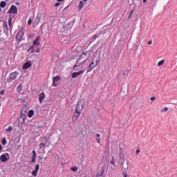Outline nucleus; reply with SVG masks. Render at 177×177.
<instances>
[{
    "label": "nucleus",
    "mask_w": 177,
    "mask_h": 177,
    "mask_svg": "<svg viewBox=\"0 0 177 177\" xmlns=\"http://www.w3.org/2000/svg\"><path fill=\"white\" fill-rule=\"evenodd\" d=\"M91 55L89 54V52L86 51V52H82V55H81L77 59V62L73 66V68H77V67H80L82 64H84L89 59V57Z\"/></svg>",
    "instance_id": "nucleus-2"
},
{
    "label": "nucleus",
    "mask_w": 177,
    "mask_h": 177,
    "mask_svg": "<svg viewBox=\"0 0 177 177\" xmlns=\"http://www.w3.org/2000/svg\"><path fill=\"white\" fill-rule=\"evenodd\" d=\"M27 107L24 106L21 109L20 116L18 119V126L21 127L24 122L26 121V118H27Z\"/></svg>",
    "instance_id": "nucleus-3"
},
{
    "label": "nucleus",
    "mask_w": 177,
    "mask_h": 177,
    "mask_svg": "<svg viewBox=\"0 0 177 177\" xmlns=\"http://www.w3.org/2000/svg\"><path fill=\"white\" fill-rule=\"evenodd\" d=\"M1 8H0V12H1Z\"/></svg>",
    "instance_id": "nucleus-54"
},
{
    "label": "nucleus",
    "mask_w": 177,
    "mask_h": 177,
    "mask_svg": "<svg viewBox=\"0 0 177 177\" xmlns=\"http://www.w3.org/2000/svg\"><path fill=\"white\" fill-rule=\"evenodd\" d=\"M34 115V110H30L28 113V116L29 118H31Z\"/></svg>",
    "instance_id": "nucleus-18"
},
{
    "label": "nucleus",
    "mask_w": 177,
    "mask_h": 177,
    "mask_svg": "<svg viewBox=\"0 0 177 177\" xmlns=\"http://www.w3.org/2000/svg\"><path fill=\"white\" fill-rule=\"evenodd\" d=\"M132 15H133V10H132L130 12V14H129V19H131V17H132Z\"/></svg>",
    "instance_id": "nucleus-33"
},
{
    "label": "nucleus",
    "mask_w": 177,
    "mask_h": 177,
    "mask_svg": "<svg viewBox=\"0 0 177 177\" xmlns=\"http://www.w3.org/2000/svg\"><path fill=\"white\" fill-rule=\"evenodd\" d=\"M6 143H8V141L6 140V138H3L2 140V145L3 146H5V145H6Z\"/></svg>",
    "instance_id": "nucleus-25"
},
{
    "label": "nucleus",
    "mask_w": 177,
    "mask_h": 177,
    "mask_svg": "<svg viewBox=\"0 0 177 177\" xmlns=\"http://www.w3.org/2000/svg\"><path fill=\"white\" fill-rule=\"evenodd\" d=\"M153 44V40H150L148 41V45H151Z\"/></svg>",
    "instance_id": "nucleus-39"
},
{
    "label": "nucleus",
    "mask_w": 177,
    "mask_h": 177,
    "mask_svg": "<svg viewBox=\"0 0 177 177\" xmlns=\"http://www.w3.org/2000/svg\"><path fill=\"white\" fill-rule=\"evenodd\" d=\"M47 144H48V138H46V137L43 138L40 142L39 148L44 149V147L46 146Z\"/></svg>",
    "instance_id": "nucleus-7"
},
{
    "label": "nucleus",
    "mask_w": 177,
    "mask_h": 177,
    "mask_svg": "<svg viewBox=\"0 0 177 177\" xmlns=\"http://www.w3.org/2000/svg\"><path fill=\"white\" fill-rule=\"evenodd\" d=\"M166 111H168V107H165L162 110H160V112L162 113H166Z\"/></svg>",
    "instance_id": "nucleus-26"
},
{
    "label": "nucleus",
    "mask_w": 177,
    "mask_h": 177,
    "mask_svg": "<svg viewBox=\"0 0 177 177\" xmlns=\"http://www.w3.org/2000/svg\"><path fill=\"white\" fill-rule=\"evenodd\" d=\"M32 153L33 155L35 154V151L33 150Z\"/></svg>",
    "instance_id": "nucleus-51"
},
{
    "label": "nucleus",
    "mask_w": 177,
    "mask_h": 177,
    "mask_svg": "<svg viewBox=\"0 0 177 177\" xmlns=\"http://www.w3.org/2000/svg\"><path fill=\"white\" fill-rule=\"evenodd\" d=\"M30 67H31V64L30 62H26L23 66L22 68L23 70H27L28 68H30Z\"/></svg>",
    "instance_id": "nucleus-15"
},
{
    "label": "nucleus",
    "mask_w": 177,
    "mask_h": 177,
    "mask_svg": "<svg viewBox=\"0 0 177 177\" xmlns=\"http://www.w3.org/2000/svg\"><path fill=\"white\" fill-rule=\"evenodd\" d=\"M0 6L1 8H5V6H6V1H1Z\"/></svg>",
    "instance_id": "nucleus-20"
},
{
    "label": "nucleus",
    "mask_w": 177,
    "mask_h": 177,
    "mask_svg": "<svg viewBox=\"0 0 177 177\" xmlns=\"http://www.w3.org/2000/svg\"><path fill=\"white\" fill-rule=\"evenodd\" d=\"M84 106H85V100L82 99L79 102H77V106L76 107L74 115L73 116L72 121L75 122L80 118V115L82 113L84 110Z\"/></svg>",
    "instance_id": "nucleus-1"
},
{
    "label": "nucleus",
    "mask_w": 177,
    "mask_h": 177,
    "mask_svg": "<svg viewBox=\"0 0 177 177\" xmlns=\"http://www.w3.org/2000/svg\"><path fill=\"white\" fill-rule=\"evenodd\" d=\"M57 84H56V82L55 80H53V86H57Z\"/></svg>",
    "instance_id": "nucleus-34"
},
{
    "label": "nucleus",
    "mask_w": 177,
    "mask_h": 177,
    "mask_svg": "<svg viewBox=\"0 0 177 177\" xmlns=\"http://www.w3.org/2000/svg\"><path fill=\"white\" fill-rule=\"evenodd\" d=\"M46 157L44 158V160H46Z\"/></svg>",
    "instance_id": "nucleus-55"
},
{
    "label": "nucleus",
    "mask_w": 177,
    "mask_h": 177,
    "mask_svg": "<svg viewBox=\"0 0 177 177\" xmlns=\"http://www.w3.org/2000/svg\"><path fill=\"white\" fill-rule=\"evenodd\" d=\"M44 99H45V93H41L39 95V103H42L44 102Z\"/></svg>",
    "instance_id": "nucleus-13"
},
{
    "label": "nucleus",
    "mask_w": 177,
    "mask_h": 177,
    "mask_svg": "<svg viewBox=\"0 0 177 177\" xmlns=\"http://www.w3.org/2000/svg\"><path fill=\"white\" fill-rule=\"evenodd\" d=\"M85 73V70H80L78 72H73L71 74L72 78H77V77L81 75V74H84Z\"/></svg>",
    "instance_id": "nucleus-8"
},
{
    "label": "nucleus",
    "mask_w": 177,
    "mask_h": 177,
    "mask_svg": "<svg viewBox=\"0 0 177 177\" xmlns=\"http://www.w3.org/2000/svg\"><path fill=\"white\" fill-rule=\"evenodd\" d=\"M96 140L98 143H100V138H96Z\"/></svg>",
    "instance_id": "nucleus-44"
},
{
    "label": "nucleus",
    "mask_w": 177,
    "mask_h": 177,
    "mask_svg": "<svg viewBox=\"0 0 177 177\" xmlns=\"http://www.w3.org/2000/svg\"><path fill=\"white\" fill-rule=\"evenodd\" d=\"M9 158H10L9 153H5L1 155L0 161H1V162H6V161H8V160H9Z\"/></svg>",
    "instance_id": "nucleus-6"
},
{
    "label": "nucleus",
    "mask_w": 177,
    "mask_h": 177,
    "mask_svg": "<svg viewBox=\"0 0 177 177\" xmlns=\"http://www.w3.org/2000/svg\"><path fill=\"white\" fill-rule=\"evenodd\" d=\"M37 174H38V171H37V170H34L32 171V175L33 176H37Z\"/></svg>",
    "instance_id": "nucleus-28"
},
{
    "label": "nucleus",
    "mask_w": 177,
    "mask_h": 177,
    "mask_svg": "<svg viewBox=\"0 0 177 177\" xmlns=\"http://www.w3.org/2000/svg\"><path fill=\"white\" fill-rule=\"evenodd\" d=\"M32 48H33V46H30L28 48V52H30V53H34V52H35V50H34V49Z\"/></svg>",
    "instance_id": "nucleus-29"
},
{
    "label": "nucleus",
    "mask_w": 177,
    "mask_h": 177,
    "mask_svg": "<svg viewBox=\"0 0 177 177\" xmlns=\"http://www.w3.org/2000/svg\"><path fill=\"white\" fill-rule=\"evenodd\" d=\"M3 30L4 34H9V27H8V22L6 21L3 22Z\"/></svg>",
    "instance_id": "nucleus-9"
},
{
    "label": "nucleus",
    "mask_w": 177,
    "mask_h": 177,
    "mask_svg": "<svg viewBox=\"0 0 177 177\" xmlns=\"http://www.w3.org/2000/svg\"><path fill=\"white\" fill-rule=\"evenodd\" d=\"M142 2L143 3H146V2H147V0H143Z\"/></svg>",
    "instance_id": "nucleus-48"
},
{
    "label": "nucleus",
    "mask_w": 177,
    "mask_h": 177,
    "mask_svg": "<svg viewBox=\"0 0 177 177\" xmlns=\"http://www.w3.org/2000/svg\"><path fill=\"white\" fill-rule=\"evenodd\" d=\"M71 171H73V172H75V171H78V168L77 167H72Z\"/></svg>",
    "instance_id": "nucleus-31"
},
{
    "label": "nucleus",
    "mask_w": 177,
    "mask_h": 177,
    "mask_svg": "<svg viewBox=\"0 0 177 177\" xmlns=\"http://www.w3.org/2000/svg\"><path fill=\"white\" fill-rule=\"evenodd\" d=\"M58 2H62L63 0H57Z\"/></svg>",
    "instance_id": "nucleus-52"
},
{
    "label": "nucleus",
    "mask_w": 177,
    "mask_h": 177,
    "mask_svg": "<svg viewBox=\"0 0 177 177\" xmlns=\"http://www.w3.org/2000/svg\"><path fill=\"white\" fill-rule=\"evenodd\" d=\"M41 19L39 18V16H37L35 19V21L33 22V27L35 28L37 27V26H38V24H39V21H40Z\"/></svg>",
    "instance_id": "nucleus-11"
},
{
    "label": "nucleus",
    "mask_w": 177,
    "mask_h": 177,
    "mask_svg": "<svg viewBox=\"0 0 177 177\" xmlns=\"http://www.w3.org/2000/svg\"><path fill=\"white\" fill-rule=\"evenodd\" d=\"M53 81L56 82V81H60V76L57 75L55 77H53Z\"/></svg>",
    "instance_id": "nucleus-22"
},
{
    "label": "nucleus",
    "mask_w": 177,
    "mask_h": 177,
    "mask_svg": "<svg viewBox=\"0 0 177 177\" xmlns=\"http://www.w3.org/2000/svg\"><path fill=\"white\" fill-rule=\"evenodd\" d=\"M39 52H41V49H39V48H37V49L35 50V53H39Z\"/></svg>",
    "instance_id": "nucleus-37"
},
{
    "label": "nucleus",
    "mask_w": 177,
    "mask_h": 177,
    "mask_svg": "<svg viewBox=\"0 0 177 177\" xmlns=\"http://www.w3.org/2000/svg\"><path fill=\"white\" fill-rule=\"evenodd\" d=\"M0 95H5V90H1Z\"/></svg>",
    "instance_id": "nucleus-35"
},
{
    "label": "nucleus",
    "mask_w": 177,
    "mask_h": 177,
    "mask_svg": "<svg viewBox=\"0 0 177 177\" xmlns=\"http://www.w3.org/2000/svg\"><path fill=\"white\" fill-rule=\"evenodd\" d=\"M103 174V173H101V174H98L97 175L96 177H103V176H102Z\"/></svg>",
    "instance_id": "nucleus-42"
},
{
    "label": "nucleus",
    "mask_w": 177,
    "mask_h": 177,
    "mask_svg": "<svg viewBox=\"0 0 177 177\" xmlns=\"http://www.w3.org/2000/svg\"><path fill=\"white\" fill-rule=\"evenodd\" d=\"M24 36V32H23V30H20L16 36V39L17 41H21V39H23V37Z\"/></svg>",
    "instance_id": "nucleus-10"
},
{
    "label": "nucleus",
    "mask_w": 177,
    "mask_h": 177,
    "mask_svg": "<svg viewBox=\"0 0 177 177\" xmlns=\"http://www.w3.org/2000/svg\"><path fill=\"white\" fill-rule=\"evenodd\" d=\"M36 158H32V162H35Z\"/></svg>",
    "instance_id": "nucleus-41"
},
{
    "label": "nucleus",
    "mask_w": 177,
    "mask_h": 177,
    "mask_svg": "<svg viewBox=\"0 0 177 177\" xmlns=\"http://www.w3.org/2000/svg\"><path fill=\"white\" fill-rule=\"evenodd\" d=\"M39 39H41V37L40 36H37L36 37V39L34 40L33 41V44L34 45H37V46H39L40 44H39Z\"/></svg>",
    "instance_id": "nucleus-14"
},
{
    "label": "nucleus",
    "mask_w": 177,
    "mask_h": 177,
    "mask_svg": "<svg viewBox=\"0 0 177 177\" xmlns=\"http://www.w3.org/2000/svg\"><path fill=\"white\" fill-rule=\"evenodd\" d=\"M112 165H115V161L114 160V156H112V159L110 161Z\"/></svg>",
    "instance_id": "nucleus-24"
},
{
    "label": "nucleus",
    "mask_w": 177,
    "mask_h": 177,
    "mask_svg": "<svg viewBox=\"0 0 177 177\" xmlns=\"http://www.w3.org/2000/svg\"><path fill=\"white\" fill-rule=\"evenodd\" d=\"M39 162H40L41 164L42 163V158L39 157L38 159Z\"/></svg>",
    "instance_id": "nucleus-36"
},
{
    "label": "nucleus",
    "mask_w": 177,
    "mask_h": 177,
    "mask_svg": "<svg viewBox=\"0 0 177 177\" xmlns=\"http://www.w3.org/2000/svg\"><path fill=\"white\" fill-rule=\"evenodd\" d=\"M61 3H57L55 6V8H57V6H60Z\"/></svg>",
    "instance_id": "nucleus-38"
},
{
    "label": "nucleus",
    "mask_w": 177,
    "mask_h": 177,
    "mask_svg": "<svg viewBox=\"0 0 177 177\" xmlns=\"http://www.w3.org/2000/svg\"><path fill=\"white\" fill-rule=\"evenodd\" d=\"M31 23H32V19H31V18H29V19L28 21V26H30L31 24Z\"/></svg>",
    "instance_id": "nucleus-32"
},
{
    "label": "nucleus",
    "mask_w": 177,
    "mask_h": 177,
    "mask_svg": "<svg viewBox=\"0 0 177 177\" xmlns=\"http://www.w3.org/2000/svg\"><path fill=\"white\" fill-rule=\"evenodd\" d=\"M123 75H124V77H127V75H128V74H127V73H125V72H123Z\"/></svg>",
    "instance_id": "nucleus-43"
},
{
    "label": "nucleus",
    "mask_w": 177,
    "mask_h": 177,
    "mask_svg": "<svg viewBox=\"0 0 177 177\" xmlns=\"http://www.w3.org/2000/svg\"><path fill=\"white\" fill-rule=\"evenodd\" d=\"M119 157H120V160H122L123 161H124V153H122V151L120 152V153H119Z\"/></svg>",
    "instance_id": "nucleus-21"
},
{
    "label": "nucleus",
    "mask_w": 177,
    "mask_h": 177,
    "mask_svg": "<svg viewBox=\"0 0 177 177\" xmlns=\"http://www.w3.org/2000/svg\"><path fill=\"white\" fill-rule=\"evenodd\" d=\"M164 63H165V60H164V59H162V60L160 61L159 62H158V67H161V66H162L164 64Z\"/></svg>",
    "instance_id": "nucleus-19"
},
{
    "label": "nucleus",
    "mask_w": 177,
    "mask_h": 177,
    "mask_svg": "<svg viewBox=\"0 0 177 177\" xmlns=\"http://www.w3.org/2000/svg\"><path fill=\"white\" fill-rule=\"evenodd\" d=\"M13 129V127L12 126H9L7 129H6V131L7 132H12Z\"/></svg>",
    "instance_id": "nucleus-23"
},
{
    "label": "nucleus",
    "mask_w": 177,
    "mask_h": 177,
    "mask_svg": "<svg viewBox=\"0 0 177 177\" xmlns=\"http://www.w3.org/2000/svg\"><path fill=\"white\" fill-rule=\"evenodd\" d=\"M138 153H140V149H137L136 150V153L138 154Z\"/></svg>",
    "instance_id": "nucleus-46"
},
{
    "label": "nucleus",
    "mask_w": 177,
    "mask_h": 177,
    "mask_svg": "<svg viewBox=\"0 0 177 177\" xmlns=\"http://www.w3.org/2000/svg\"><path fill=\"white\" fill-rule=\"evenodd\" d=\"M96 136H97V138H100V134L97 133V134H96Z\"/></svg>",
    "instance_id": "nucleus-47"
},
{
    "label": "nucleus",
    "mask_w": 177,
    "mask_h": 177,
    "mask_svg": "<svg viewBox=\"0 0 177 177\" xmlns=\"http://www.w3.org/2000/svg\"><path fill=\"white\" fill-rule=\"evenodd\" d=\"M2 150V145H0V151Z\"/></svg>",
    "instance_id": "nucleus-50"
},
{
    "label": "nucleus",
    "mask_w": 177,
    "mask_h": 177,
    "mask_svg": "<svg viewBox=\"0 0 177 177\" xmlns=\"http://www.w3.org/2000/svg\"><path fill=\"white\" fill-rule=\"evenodd\" d=\"M96 38H97V37L95 35L93 39H96Z\"/></svg>",
    "instance_id": "nucleus-49"
},
{
    "label": "nucleus",
    "mask_w": 177,
    "mask_h": 177,
    "mask_svg": "<svg viewBox=\"0 0 177 177\" xmlns=\"http://www.w3.org/2000/svg\"><path fill=\"white\" fill-rule=\"evenodd\" d=\"M17 92H21V84H19L17 88Z\"/></svg>",
    "instance_id": "nucleus-27"
},
{
    "label": "nucleus",
    "mask_w": 177,
    "mask_h": 177,
    "mask_svg": "<svg viewBox=\"0 0 177 177\" xmlns=\"http://www.w3.org/2000/svg\"><path fill=\"white\" fill-rule=\"evenodd\" d=\"M84 2H88V0H83Z\"/></svg>",
    "instance_id": "nucleus-53"
},
{
    "label": "nucleus",
    "mask_w": 177,
    "mask_h": 177,
    "mask_svg": "<svg viewBox=\"0 0 177 177\" xmlns=\"http://www.w3.org/2000/svg\"><path fill=\"white\" fill-rule=\"evenodd\" d=\"M37 158V155L35 153L32 155V158Z\"/></svg>",
    "instance_id": "nucleus-45"
},
{
    "label": "nucleus",
    "mask_w": 177,
    "mask_h": 177,
    "mask_svg": "<svg viewBox=\"0 0 177 177\" xmlns=\"http://www.w3.org/2000/svg\"><path fill=\"white\" fill-rule=\"evenodd\" d=\"M18 75H19V72H17V71L11 73L7 79L8 84H10V83L13 82V81H15V80L16 78H17Z\"/></svg>",
    "instance_id": "nucleus-5"
},
{
    "label": "nucleus",
    "mask_w": 177,
    "mask_h": 177,
    "mask_svg": "<svg viewBox=\"0 0 177 177\" xmlns=\"http://www.w3.org/2000/svg\"><path fill=\"white\" fill-rule=\"evenodd\" d=\"M82 9H84V2L82 1H80L78 10H81Z\"/></svg>",
    "instance_id": "nucleus-17"
},
{
    "label": "nucleus",
    "mask_w": 177,
    "mask_h": 177,
    "mask_svg": "<svg viewBox=\"0 0 177 177\" xmlns=\"http://www.w3.org/2000/svg\"><path fill=\"white\" fill-rule=\"evenodd\" d=\"M10 13H17V7L15 6H12L9 10Z\"/></svg>",
    "instance_id": "nucleus-12"
},
{
    "label": "nucleus",
    "mask_w": 177,
    "mask_h": 177,
    "mask_svg": "<svg viewBox=\"0 0 177 177\" xmlns=\"http://www.w3.org/2000/svg\"><path fill=\"white\" fill-rule=\"evenodd\" d=\"M35 171H37V172H38V171H39V165H37L35 166Z\"/></svg>",
    "instance_id": "nucleus-30"
},
{
    "label": "nucleus",
    "mask_w": 177,
    "mask_h": 177,
    "mask_svg": "<svg viewBox=\"0 0 177 177\" xmlns=\"http://www.w3.org/2000/svg\"><path fill=\"white\" fill-rule=\"evenodd\" d=\"M8 26H9L10 31H12V30H13V24H12L11 17L8 19Z\"/></svg>",
    "instance_id": "nucleus-16"
},
{
    "label": "nucleus",
    "mask_w": 177,
    "mask_h": 177,
    "mask_svg": "<svg viewBox=\"0 0 177 177\" xmlns=\"http://www.w3.org/2000/svg\"><path fill=\"white\" fill-rule=\"evenodd\" d=\"M151 100L153 102L154 100H156V97L153 96L151 97Z\"/></svg>",
    "instance_id": "nucleus-40"
},
{
    "label": "nucleus",
    "mask_w": 177,
    "mask_h": 177,
    "mask_svg": "<svg viewBox=\"0 0 177 177\" xmlns=\"http://www.w3.org/2000/svg\"><path fill=\"white\" fill-rule=\"evenodd\" d=\"M99 64V60L95 59V57L93 58L91 63L88 65L87 68V73H91L93 68H95Z\"/></svg>",
    "instance_id": "nucleus-4"
}]
</instances>
